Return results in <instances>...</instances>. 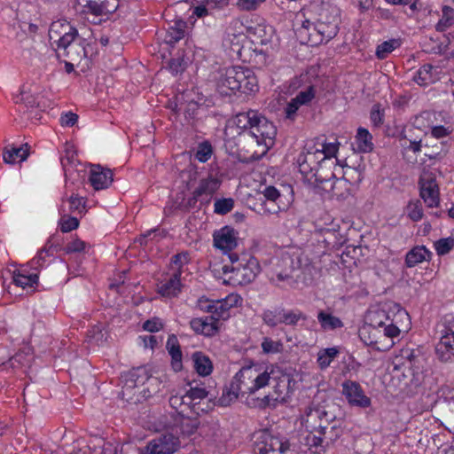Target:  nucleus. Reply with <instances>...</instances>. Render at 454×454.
<instances>
[{
  "label": "nucleus",
  "instance_id": "f257e3e1",
  "mask_svg": "<svg viewBox=\"0 0 454 454\" xmlns=\"http://www.w3.org/2000/svg\"><path fill=\"white\" fill-rule=\"evenodd\" d=\"M297 164L300 173L308 184L332 191L334 195H337L334 190L337 184L342 181L335 178L333 172L325 174L324 156L318 149L315 148L313 140L305 144L302 152L297 158Z\"/></svg>",
  "mask_w": 454,
  "mask_h": 454
},
{
  "label": "nucleus",
  "instance_id": "680f3d73",
  "mask_svg": "<svg viewBox=\"0 0 454 454\" xmlns=\"http://www.w3.org/2000/svg\"><path fill=\"white\" fill-rule=\"evenodd\" d=\"M208 392L205 387H191L190 389L185 393L186 400H203L207 397Z\"/></svg>",
  "mask_w": 454,
  "mask_h": 454
},
{
  "label": "nucleus",
  "instance_id": "bb28decb",
  "mask_svg": "<svg viewBox=\"0 0 454 454\" xmlns=\"http://www.w3.org/2000/svg\"><path fill=\"white\" fill-rule=\"evenodd\" d=\"M193 367L200 376H208L213 371V364L210 358L200 351H196L192 356Z\"/></svg>",
  "mask_w": 454,
  "mask_h": 454
},
{
  "label": "nucleus",
  "instance_id": "f704fd0d",
  "mask_svg": "<svg viewBox=\"0 0 454 454\" xmlns=\"http://www.w3.org/2000/svg\"><path fill=\"white\" fill-rule=\"evenodd\" d=\"M448 4L442 8V18L435 25V29L438 32H444L448 27L454 25V6L452 0H447Z\"/></svg>",
  "mask_w": 454,
  "mask_h": 454
},
{
  "label": "nucleus",
  "instance_id": "ddd939ff",
  "mask_svg": "<svg viewBox=\"0 0 454 454\" xmlns=\"http://www.w3.org/2000/svg\"><path fill=\"white\" fill-rule=\"evenodd\" d=\"M261 442L256 443L254 451L257 454H288L289 441L284 437L264 434Z\"/></svg>",
  "mask_w": 454,
  "mask_h": 454
},
{
  "label": "nucleus",
  "instance_id": "7ed1b4c3",
  "mask_svg": "<svg viewBox=\"0 0 454 454\" xmlns=\"http://www.w3.org/2000/svg\"><path fill=\"white\" fill-rule=\"evenodd\" d=\"M234 123L240 136L253 138L256 145L262 146L264 154L275 143L277 128L273 122L255 110L239 113L234 118Z\"/></svg>",
  "mask_w": 454,
  "mask_h": 454
},
{
  "label": "nucleus",
  "instance_id": "5fc2aeb1",
  "mask_svg": "<svg viewBox=\"0 0 454 454\" xmlns=\"http://www.w3.org/2000/svg\"><path fill=\"white\" fill-rule=\"evenodd\" d=\"M441 338H454V316L451 314L445 315L442 319V329L441 330Z\"/></svg>",
  "mask_w": 454,
  "mask_h": 454
},
{
  "label": "nucleus",
  "instance_id": "bf43d9fd",
  "mask_svg": "<svg viewBox=\"0 0 454 454\" xmlns=\"http://www.w3.org/2000/svg\"><path fill=\"white\" fill-rule=\"evenodd\" d=\"M435 250L438 254L443 255L448 254L454 247L453 239H441L435 242Z\"/></svg>",
  "mask_w": 454,
  "mask_h": 454
},
{
  "label": "nucleus",
  "instance_id": "de8ad7c7",
  "mask_svg": "<svg viewBox=\"0 0 454 454\" xmlns=\"http://www.w3.org/2000/svg\"><path fill=\"white\" fill-rule=\"evenodd\" d=\"M188 59H186L184 54H178L173 58L168 63V68L173 74L183 73L188 65Z\"/></svg>",
  "mask_w": 454,
  "mask_h": 454
},
{
  "label": "nucleus",
  "instance_id": "f3484780",
  "mask_svg": "<svg viewBox=\"0 0 454 454\" xmlns=\"http://www.w3.org/2000/svg\"><path fill=\"white\" fill-rule=\"evenodd\" d=\"M214 246L223 250V252H230L237 247V232L230 226H224L219 231H215Z\"/></svg>",
  "mask_w": 454,
  "mask_h": 454
},
{
  "label": "nucleus",
  "instance_id": "69168bd1",
  "mask_svg": "<svg viewBox=\"0 0 454 454\" xmlns=\"http://www.w3.org/2000/svg\"><path fill=\"white\" fill-rule=\"evenodd\" d=\"M70 211L82 213L85 208V202L83 198L72 195L69 200Z\"/></svg>",
  "mask_w": 454,
  "mask_h": 454
},
{
  "label": "nucleus",
  "instance_id": "6e6552de",
  "mask_svg": "<svg viewBox=\"0 0 454 454\" xmlns=\"http://www.w3.org/2000/svg\"><path fill=\"white\" fill-rule=\"evenodd\" d=\"M339 11L335 7L323 9L319 18L315 22H307L316 33L313 35L314 43H326L335 37L339 31Z\"/></svg>",
  "mask_w": 454,
  "mask_h": 454
},
{
  "label": "nucleus",
  "instance_id": "9d476101",
  "mask_svg": "<svg viewBox=\"0 0 454 454\" xmlns=\"http://www.w3.org/2000/svg\"><path fill=\"white\" fill-rule=\"evenodd\" d=\"M264 325L275 328L279 325L296 326L300 320H306L307 317L299 309H287L283 306H275L264 309L262 313Z\"/></svg>",
  "mask_w": 454,
  "mask_h": 454
},
{
  "label": "nucleus",
  "instance_id": "b1692460",
  "mask_svg": "<svg viewBox=\"0 0 454 454\" xmlns=\"http://www.w3.org/2000/svg\"><path fill=\"white\" fill-rule=\"evenodd\" d=\"M440 79V72L431 64H425L417 71L413 80L420 86H427Z\"/></svg>",
  "mask_w": 454,
  "mask_h": 454
},
{
  "label": "nucleus",
  "instance_id": "a878e982",
  "mask_svg": "<svg viewBox=\"0 0 454 454\" xmlns=\"http://www.w3.org/2000/svg\"><path fill=\"white\" fill-rule=\"evenodd\" d=\"M432 253L425 246H417L411 249L405 256V264L412 268L425 261L431 259Z\"/></svg>",
  "mask_w": 454,
  "mask_h": 454
},
{
  "label": "nucleus",
  "instance_id": "f03ea898",
  "mask_svg": "<svg viewBox=\"0 0 454 454\" xmlns=\"http://www.w3.org/2000/svg\"><path fill=\"white\" fill-rule=\"evenodd\" d=\"M270 372L257 364L242 367L232 378L230 386L223 390L219 403L222 406H229L239 395H254L256 391L268 386Z\"/></svg>",
  "mask_w": 454,
  "mask_h": 454
},
{
  "label": "nucleus",
  "instance_id": "774afa93",
  "mask_svg": "<svg viewBox=\"0 0 454 454\" xmlns=\"http://www.w3.org/2000/svg\"><path fill=\"white\" fill-rule=\"evenodd\" d=\"M261 207L263 213L267 214H278L280 210L277 200H263L261 203Z\"/></svg>",
  "mask_w": 454,
  "mask_h": 454
},
{
  "label": "nucleus",
  "instance_id": "a19ab883",
  "mask_svg": "<svg viewBox=\"0 0 454 454\" xmlns=\"http://www.w3.org/2000/svg\"><path fill=\"white\" fill-rule=\"evenodd\" d=\"M282 264H289L288 268H286L283 270H276L275 276L276 278H272V281L277 282L278 286H280L281 282H287L288 284L293 282L294 276V268L292 266L293 261L290 258L282 259Z\"/></svg>",
  "mask_w": 454,
  "mask_h": 454
},
{
  "label": "nucleus",
  "instance_id": "8fccbe9b",
  "mask_svg": "<svg viewBox=\"0 0 454 454\" xmlns=\"http://www.w3.org/2000/svg\"><path fill=\"white\" fill-rule=\"evenodd\" d=\"M407 215L413 222H418L423 217L422 205L419 200L410 202L406 207Z\"/></svg>",
  "mask_w": 454,
  "mask_h": 454
},
{
  "label": "nucleus",
  "instance_id": "aec40b11",
  "mask_svg": "<svg viewBox=\"0 0 454 454\" xmlns=\"http://www.w3.org/2000/svg\"><path fill=\"white\" fill-rule=\"evenodd\" d=\"M238 302L237 295H229L223 300H215L214 306V312L209 317L212 320H215L217 324L219 320H226L230 317V309L234 307Z\"/></svg>",
  "mask_w": 454,
  "mask_h": 454
},
{
  "label": "nucleus",
  "instance_id": "cd10ccee",
  "mask_svg": "<svg viewBox=\"0 0 454 454\" xmlns=\"http://www.w3.org/2000/svg\"><path fill=\"white\" fill-rule=\"evenodd\" d=\"M174 427L176 433L179 431L184 435L192 434L198 428L199 422L196 418L192 419L189 414L180 415L175 419Z\"/></svg>",
  "mask_w": 454,
  "mask_h": 454
},
{
  "label": "nucleus",
  "instance_id": "5701e85b",
  "mask_svg": "<svg viewBox=\"0 0 454 454\" xmlns=\"http://www.w3.org/2000/svg\"><path fill=\"white\" fill-rule=\"evenodd\" d=\"M190 326L196 333L207 337L214 336L218 331L217 323L209 317L192 318Z\"/></svg>",
  "mask_w": 454,
  "mask_h": 454
},
{
  "label": "nucleus",
  "instance_id": "e2e57ef3",
  "mask_svg": "<svg viewBox=\"0 0 454 454\" xmlns=\"http://www.w3.org/2000/svg\"><path fill=\"white\" fill-rule=\"evenodd\" d=\"M370 119L373 125L376 127L380 126L383 123L384 112L380 108V104H375L372 106L370 113Z\"/></svg>",
  "mask_w": 454,
  "mask_h": 454
},
{
  "label": "nucleus",
  "instance_id": "6ab92c4d",
  "mask_svg": "<svg viewBox=\"0 0 454 454\" xmlns=\"http://www.w3.org/2000/svg\"><path fill=\"white\" fill-rule=\"evenodd\" d=\"M90 182L95 190L106 189L113 182V173L109 168H104L100 165H94L90 169Z\"/></svg>",
  "mask_w": 454,
  "mask_h": 454
},
{
  "label": "nucleus",
  "instance_id": "4d7b16f0",
  "mask_svg": "<svg viewBox=\"0 0 454 454\" xmlns=\"http://www.w3.org/2000/svg\"><path fill=\"white\" fill-rule=\"evenodd\" d=\"M254 35H257L258 43L262 45H266L271 40L272 36V28L269 27V33L266 31V27L258 25L254 27Z\"/></svg>",
  "mask_w": 454,
  "mask_h": 454
},
{
  "label": "nucleus",
  "instance_id": "7c9ffc66",
  "mask_svg": "<svg viewBox=\"0 0 454 454\" xmlns=\"http://www.w3.org/2000/svg\"><path fill=\"white\" fill-rule=\"evenodd\" d=\"M356 151L359 153H370L373 150L372 136L364 128H358L355 137Z\"/></svg>",
  "mask_w": 454,
  "mask_h": 454
},
{
  "label": "nucleus",
  "instance_id": "e433bc0d",
  "mask_svg": "<svg viewBox=\"0 0 454 454\" xmlns=\"http://www.w3.org/2000/svg\"><path fill=\"white\" fill-rule=\"evenodd\" d=\"M186 22L179 20L175 21L174 26L169 27L167 30L165 42L173 44L184 37Z\"/></svg>",
  "mask_w": 454,
  "mask_h": 454
},
{
  "label": "nucleus",
  "instance_id": "ea45409f",
  "mask_svg": "<svg viewBox=\"0 0 454 454\" xmlns=\"http://www.w3.org/2000/svg\"><path fill=\"white\" fill-rule=\"evenodd\" d=\"M307 22H311L309 20H304L301 21V27L295 30L296 35L302 43H309L311 46L318 45L319 43H313V34L316 31L307 25Z\"/></svg>",
  "mask_w": 454,
  "mask_h": 454
},
{
  "label": "nucleus",
  "instance_id": "0eeeda50",
  "mask_svg": "<svg viewBox=\"0 0 454 454\" xmlns=\"http://www.w3.org/2000/svg\"><path fill=\"white\" fill-rule=\"evenodd\" d=\"M231 265L224 264L222 268L223 281L225 285L246 286L252 283L260 272V265L256 258L236 253L228 254Z\"/></svg>",
  "mask_w": 454,
  "mask_h": 454
},
{
  "label": "nucleus",
  "instance_id": "72a5a7b5",
  "mask_svg": "<svg viewBox=\"0 0 454 454\" xmlns=\"http://www.w3.org/2000/svg\"><path fill=\"white\" fill-rule=\"evenodd\" d=\"M29 155V146L25 144L20 147H13L10 150H4L3 154L4 161L7 164H14L17 160L24 161Z\"/></svg>",
  "mask_w": 454,
  "mask_h": 454
},
{
  "label": "nucleus",
  "instance_id": "a211bd4d",
  "mask_svg": "<svg viewBox=\"0 0 454 454\" xmlns=\"http://www.w3.org/2000/svg\"><path fill=\"white\" fill-rule=\"evenodd\" d=\"M419 351L412 348H403L393 362L394 371L402 369L412 370L419 367Z\"/></svg>",
  "mask_w": 454,
  "mask_h": 454
},
{
  "label": "nucleus",
  "instance_id": "412c9836",
  "mask_svg": "<svg viewBox=\"0 0 454 454\" xmlns=\"http://www.w3.org/2000/svg\"><path fill=\"white\" fill-rule=\"evenodd\" d=\"M420 196L429 207H437L439 199V189L434 179L430 178L421 181Z\"/></svg>",
  "mask_w": 454,
  "mask_h": 454
},
{
  "label": "nucleus",
  "instance_id": "1a4fd4ad",
  "mask_svg": "<svg viewBox=\"0 0 454 454\" xmlns=\"http://www.w3.org/2000/svg\"><path fill=\"white\" fill-rule=\"evenodd\" d=\"M151 380L152 378L147 374L145 368L143 367L132 369L123 373L121 377L122 388L120 395L121 399L128 403H136L139 401L138 396L136 395L141 393L140 387Z\"/></svg>",
  "mask_w": 454,
  "mask_h": 454
},
{
  "label": "nucleus",
  "instance_id": "4c0bfd02",
  "mask_svg": "<svg viewBox=\"0 0 454 454\" xmlns=\"http://www.w3.org/2000/svg\"><path fill=\"white\" fill-rule=\"evenodd\" d=\"M417 129L422 132L419 127L410 128L408 130L404 131L403 138L404 140V144H403V148L412 151L414 153L421 152L424 147L421 138H411V133Z\"/></svg>",
  "mask_w": 454,
  "mask_h": 454
},
{
  "label": "nucleus",
  "instance_id": "20e7f679",
  "mask_svg": "<svg viewBox=\"0 0 454 454\" xmlns=\"http://www.w3.org/2000/svg\"><path fill=\"white\" fill-rule=\"evenodd\" d=\"M49 38L52 44L57 45L58 51L72 62L80 64L88 59V49L85 39L81 37L75 27L67 21L58 20L51 23L49 29Z\"/></svg>",
  "mask_w": 454,
  "mask_h": 454
},
{
  "label": "nucleus",
  "instance_id": "473e14b6",
  "mask_svg": "<svg viewBox=\"0 0 454 454\" xmlns=\"http://www.w3.org/2000/svg\"><path fill=\"white\" fill-rule=\"evenodd\" d=\"M12 281L15 286L22 288L33 287L37 285L38 276L37 274H29L26 269L15 270L12 273Z\"/></svg>",
  "mask_w": 454,
  "mask_h": 454
},
{
  "label": "nucleus",
  "instance_id": "0e129e2a",
  "mask_svg": "<svg viewBox=\"0 0 454 454\" xmlns=\"http://www.w3.org/2000/svg\"><path fill=\"white\" fill-rule=\"evenodd\" d=\"M163 328V323L159 317H153L143 324V329L150 333L159 332Z\"/></svg>",
  "mask_w": 454,
  "mask_h": 454
},
{
  "label": "nucleus",
  "instance_id": "c85d7f7f",
  "mask_svg": "<svg viewBox=\"0 0 454 454\" xmlns=\"http://www.w3.org/2000/svg\"><path fill=\"white\" fill-rule=\"evenodd\" d=\"M181 280L179 278L170 275V278L158 285V293L164 297H175L181 292Z\"/></svg>",
  "mask_w": 454,
  "mask_h": 454
},
{
  "label": "nucleus",
  "instance_id": "2f4dec72",
  "mask_svg": "<svg viewBox=\"0 0 454 454\" xmlns=\"http://www.w3.org/2000/svg\"><path fill=\"white\" fill-rule=\"evenodd\" d=\"M190 260V254L186 251H183L173 255L169 263V270L171 271V275L180 278L184 272V267L189 263Z\"/></svg>",
  "mask_w": 454,
  "mask_h": 454
},
{
  "label": "nucleus",
  "instance_id": "603ef678",
  "mask_svg": "<svg viewBox=\"0 0 454 454\" xmlns=\"http://www.w3.org/2000/svg\"><path fill=\"white\" fill-rule=\"evenodd\" d=\"M233 207L234 200L232 199H219L215 202V213L219 215H226L232 210Z\"/></svg>",
  "mask_w": 454,
  "mask_h": 454
},
{
  "label": "nucleus",
  "instance_id": "9b49d317",
  "mask_svg": "<svg viewBox=\"0 0 454 454\" xmlns=\"http://www.w3.org/2000/svg\"><path fill=\"white\" fill-rule=\"evenodd\" d=\"M334 419L335 416L329 414L325 406L312 403L305 409L301 423L308 432L320 430L325 433L324 430L327 429V426L323 425V422L331 424L334 422Z\"/></svg>",
  "mask_w": 454,
  "mask_h": 454
},
{
  "label": "nucleus",
  "instance_id": "13d9d810",
  "mask_svg": "<svg viewBox=\"0 0 454 454\" xmlns=\"http://www.w3.org/2000/svg\"><path fill=\"white\" fill-rule=\"evenodd\" d=\"M184 400H186L184 395H173L169 397L168 403L171 408L176 411V417L184 415Z\"/></svg>",
  "mask_w": 454,
  "mask_h": 454
},
{
  "label": "nucleus",
  "instance_id": "3c124183",
  "mask_svg": "<svg viewBox=\"0 0 454 454\" xmlns=\"http://www.w3.org/2000/svg\"><path fill=\"white\" fill-rule=\"evenodd\" d=\"M262 349L265 354H276L281 351L283 344L281 341H275L269 337H265L261 344Z\"/></svg>",
  "mask_w": 454,
  "mask_h": 454
},
{
  "label": "nucleus",
  "instance_id": "a18cd8bd",
  "mask_svg": "<svg viewBox=\"0 0 454 454\" xmlns=\"http://www.w3.org/2000/svg\"><path fill=\"white\" fill-rule=\"evenodd\" d=\"M333 425L325 429L326 434H323V438L325 440V445L328 446L329 443L335 442L342 434V430L340 428V423L334 419V422Z\"/></svg>",
  "mask_w": 454,
  "mask_h": 454
},
{
  "label": "nucleus",
  "instance_id": "052dcab7",
  "mask_svg": "<svg viewBox=\"0 0 454 454\" xmlns=\"http://www.w3.org/2000/svg\"><path fill=\"white\" fill-rule=\"evenodd\" d=\"M315 97V90L313 86H309L305 90L300 91L295 96V100L301 106L309 103Z\"/></svg>",
  "mask_w": 454,
  "mask_h": 454
},
{
  "label": "nucleus",
  "instance_id": "4be33fe9",
  "mask_svg": "<svg viewBox=\"0 0 454 454\" xmlns=\"http://www.w3.org/2000/svg\"><path fill=\"white\" fill-rule=\"evenodd\" d=\"M435 356L441 363H454V338H441L435 346Z\"/></svg>",
  "mask_w": 454,
  "mask_h": 454
},
{
  "label": "nucleus",
  "instance_id": "393cba45",
  "mask_svg": "<svg viewBox=\"0 0 454 454\" xmlns=\"http://www.w3.org/2000/svg\"><path fill=\"white\" fill-rule=\"evenodd\" d=\"M166 348L171 356V366L175 372H180L183 368V354L177 337L170 334L168 337Z\"/></svg>",
  "mask_w": 454,
  "mask_h": 454
},
{
  "label": "nucleus",
  "instance_id": "2eb2a0df",
  "mask_svg": "<svg viewBox=\"0 0 454 454\" xmlns=\"http://www.w3.org/2000/svg\"><path fill=\"white\" fill-rule=\"evenodd\" d=\"M180 444L179 439L171 434H162L147 446L149 454H173Z\"/></svg>",
  "mask_w": 454,
  "mask_h": 454
},
{
  "label": "nucleus",
  "instance_id": "79ce46f5",
  "mask_svg": "<svg viewBox=\"0 0 454 454\" xmlns=\"http://www.w3.org/2000/svg\"><path fill=\"white\" fill-rule=\"evenodd\" d=\"M78 161L77 153L72 146L67 145L64 151V154L60 157V163L64 170L65 176H67L70 168L75 165Z\"/></svg>",
  "mask_w": 454,
  "mask_h": 454
},
{
  "label": "nucleus",
  "instance_id": "49530a36",
  "mask_svg": "<svg viewBox=\"0 0 454 454\" xmlns=\"http://www.w3.org/2000/svg\"><path fill=\"white\" fill-rule=\"evenodd\" d=\"M400 45L398 40L392 39L389 41H385L380 45H378L376 50V56L379 59H384L387 57V55L392 52L395 49H396Z\"/></svg>",
  "mask_w": 454,
  "mask_h": 454
},
{
  "label": "nucleus",
  "instance_id": "58836bf2",
  "mask_svg": "<svg viewBox=\"0 0 454 454\" xmlns=\"http://www.w3.org/2000/svg\"><path fill=\"white\" fill-rule=\"evenodd\" d=\"M315 148L319 150L324 156V163L325 164L326 160H331L333 157H336L339 151V143H325L319 139L313 140Z\"/></svg>",
  "mask_w": 454,
  "mask_h": 454
},
{
  "label": "nucleus",
  "instance_id": "09e8293b",
  "mask_svg": "<svg viewBox=\"0 0 454 454\" xmlns=\"http://www.w3.org/2000/svg\"><path fill=\"white\" fill-rule=\"evenodd\" d=\"M53 247L52 245H48V246H44L39 252L38 254H36V256H35L32 261H31V264L32 266H34L35 269H39V268H43L45 263H46V261H47V258L48 257H52L51 254H50V252L51 251V248Z\"/></svg>",
  "mask_w": 454,
  "mask_h": 454
},
{
  "label": "nucleus",
  "instance_id": "37998d69",
  "mask_svg": "<svg viewBox=\"0 0 454 454\" xmlns=\"http://www.w3.org/2000/svg\"><path fill=\"white\" fill-rule=\"evenodd\" d=\"M339 349L335 347L322 349L317 354V364L321 369L327 368L338 356Z\"/></svg>",
  "mask_w": 454,
  "mask_h": 454
},
{
  "label": "nucleus",
  "instance_id": "864d4df0",
  "mask_svg": "<svg viewBox=\"0 0 454 454\" xmlns=\"http://www.w3.org/2000/svg\"><path fill=\"white\" fill-rule=\"evenodd\" d=\"M266 0H237L236 7L241 12L256 11Z\"/></svg>",
  "mask_w": 454,
  "mask_h": 454
},
{
  "label": "nucleus",
  "instance_id": "4468645a",
  "mask_svg": "<svg viewBox=\"0 0 454 454\" xmlns=\"http://www.w3.org/2000/svg\"><path fill=\"white\" fill-rule=\"evenodd\" d=\"M342 394L351 406L368 408L371 405V399L364 395V392L356 381L345 380L342 384Z\"/></svg>",
  "mask_w": 454,
  "mask_h": 454
},
{
  "label": "nucleus",
  "instance_id": "39448f33",
  "mask_svg": "<svg viewBox=\"0 0 454 454\" xmlns=\"http://www.w3.org/2000/svg\"><path fill=\"white\" fill-rule=\"evenodd\" d=\"M370 324L363 328L360 333L361 340L368 346L380 351L388 350L393 346V341L387 345L380 346L382 336L393 339L400 334V329L393 319L383 309L376 310L370 316Z\"/></svg>",
  "mask_w": 454,
  "mask_h": 454
},
{
  "label": "nucleus",
  "instance_id": "c03bdc74",
  "mask_svg": "<svg viewBox=\"0 0 454 454\" xmlns=\"http://www.w3.org/2000/svg\"><path fill=\"white\" fill-rule=\"evenodd\" d=\"M212 154L213 146L209 141L205 140L198 145L194 153V159L204 163L211 158Z\"/></svg>",
  "mask_w": 454,
  "mask_h": 454
},
{
  "label": "nucleus",
  "instance_id": "338daca9",
  "mask_svg": "<svg viewBox=\"0 0 454 454\" xmlns=\"http://www.w3.org/2000/svg\"><path fill=\"white\" fill-rule=\"evenodd\" d=\"M425 152L424 155L428 159H438L442 153V146L438 145H429L427 143L424 145Z\"/></svg>",
  "mask_w": 454,
  "mask_h": 454
},
{
  "label": "nucleus",
  "instance_id": "6e6d98bb",
  "mask_svg": "<svg viewBox=\"0 0 454 454\" xmlns=\"http://www.w3.org/2000/svg\"><path fill=\"white\" fill-rule=\"evenodd\" d=\"M59 225L62 232H69L78 228L79 221L76 217L65 215L60 218Z\"/></svg>",
  "mask_w": 454,
  "mask_h": 454
},
{
  "label": "nucleus",
  "instance_id": "dca6fc26",
  "mask_svg": "<svg viewBox=\"0 0 454 454\" xmlns=\"http://www.w3.org/2000/svg\"><path fill=\"white\" fill-rule=\"evenodd\" d=\"M221 181L215 176H208L202 178L197 188L192 192V200L200 202H209L213 195L219 189Z\"/></svg>",
  "mask_w": 454,
  "mask_h": 454
},
{
  "label": "nucleus",
  "instance_id": "c9c22d12",
  "mask_svg": "<svg viewBox=\"0 0 454 454\" xmlns=\"http://www.w3.org/2000/svg\"><path fill=\"white\" fill-rule=\"evenodd\" d=\"M324 432L326 434L325 430H324ZM323 434L324 433L318 430L317 432H308L305 437V444L309 446V449L314 453L325 451L326 445L325 444Z\"/></svg>",
  "mask_w": 454,
  "mask_h": 454
},
{
  "label": "nucleus",
  "instance_id": "c756f323",
  "mask_svg": "<svg viewBox=\"0 0 454 454\" xmlns=\"http://www.w3.org/2000/svg\"><path fill=\"white\" fill-rule=\"evenodd\" d=\"M317 317L321 328L325 331H333L344 326V324L340 317H335L325 310H320L317 313Z\"/></svg>",
  "mask_w": 454,
  "mask_h": 454
},
{
  "label": "nucleus",
  "instance_id": "f8f14e48",
  "mask_svg": "<svg viewBox=\"0 0 454 454\" xmlns=\"http://www.w3.org/2000/svg\"><path fill=\"white\" fill-rule=\"evenodd\" d=\"M81 12L94 16H109L120 7V0H76Z\"/></svg>",
  "mask_w": 454,
  "mask_h": 454
},
{
  "label": "nucleus",
  "instance_id": "423d86ee",
  "mask_svg": "<svg viewBox=\"0 0 454 454\" xmlns=\"http://www.w3.org/2000/svg\"><path fill=\"white\" fill-rule=\"evenodd\" d=\"M216 89L223 96H229L235 91L247 94L257 90V79L247 67H230L219 72Z\"/></svg>",
  "mask_w": 454,
  "mask_h": 454
}]
</instances>
